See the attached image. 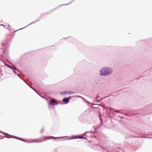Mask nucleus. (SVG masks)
<instances>
[{"label":"nucleus","mask_w":152,"mask_h":152,"mask_svg":"<svg viewBox=\"0 0 152 152\" xmlns=\"http://www.w3.org/2000/svg\"><path fill=\"white\" fill-rule=\"evenodd\" d=\"M60 137H56L52 136H48V137H43V139L45 140H46L49 139H55L57 138H60Z\"/></svg>","instance_id":"obj_2"},{"label":"nucleus","mask_w":152,"mask_h":152,"mask_svg":"<svg viewBox=\"0 0 152 152\" xmlns=\"http://www.w3.org/2000/svg\"><path fill=\"white\" fill-rule=\"evenodd\" d=\"M100 75L101 76L108 75L112 72V69L109 68L105 67L102 68L100 71Z\"/></svg>","instance_id":"obj_1"},{"label":"nucleus","mask_w":152,"mask_h":152,"mask_svg":"<svg viewBox=\"0 0 152 152\" xmlns=\"http://www.w3.org/2000/svg\"><path fill=\"white\" fill-rule=\"evenodd\" d=\"M15 137V138H16L17 139L19 140H22V141H26V140H24V139H22V138H18V137Z\"/></svg>","instance_id":"obj_5"},{"label":"nucleus","mask_w":152,"mask_h":152,"mask_svg":"<svg viewBox=\"0 0 152 152\" xmlns=\"http://www.w3.org/2000/svg\"><path fill=\"white\" fill-rule=\"evenodd\" d=\"M69 93V94H72V93H71V92H70V93Z\"/></svg>","instance_id":"obj_9"},{"label":"nucleus","mask_w":152,"mask_h":152,"mask_svg":"<svg viewBox=\"0 0 152 152\" xmlns=\"http://www.w3.org/2000/svg\"><path fill=\"white\" fill-rule=\"evenodd\" d=\"M115 112L117 113H119V111L118 110H116L115 111Z\"/></svg>","instance_id":"obj_8"},{"label":"nucleus","mask_w":152,"mask_h":152,"mask_svg":"<svg viewBox=\"0 0 152 152\" xmlns=\"http://www.w3.org/2000/svg\"><path fill=\"white\" fill-rule=\"evenodd\" d=\"M79 138H83V139H85V138L83 137H82V136H80L79 137Z\"/></svg>","instance_id":"obj_7"},{"label":"nucleus","mask_w":152,"mask_h":152,"mask_svg":"<svg viewBox=\"0 0 152 152\" xmlns=\"http://www.w3.org/2000/svg\"><path fill=\"white\" fill-rule=\"evenodd\" d=\"M8 66L9 67H10L13 70H14V69L16 70V68L15 67H14V66H12V67H10L9 66Z\"/></svg>","instance_id":"obj_6"},{"label":"nucleus","mask_w":152,"mask_h":152,"mask_svg":"<svg viewBox=\"0 0 152 152\" xmlns=\"http://www.w3.org/2000/svg\"><path fill=\"white\" fill-rule=\"evenodd\" d=\"M49 104L51 105H54L58 104V103L56 101L55 99H53L49 102Z\"/></svg>","instance_id":"obj_3"},{"label":"nucleus","mask_w":152,"mask_h":152,"mask_svg":"<svg viewBox=\"0 0 152 152\" xmlns=\"http://www.w3.org/2000/svg\"><path fill=\"white\" fill-rule=\"evenodd\" d=\"M70 98V97H69L68 98H65L63 99V102H66V103H67L68 102L69 100V99Z\"/></svg>","instance_id":"obj_4"}]
</instances>
